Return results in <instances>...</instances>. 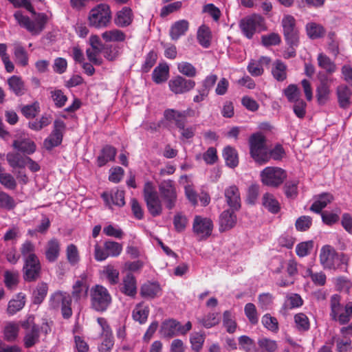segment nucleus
I'll list each match as a JSON object with an SVG mask.
<instances>
[{"instance_id":"obj_58","label":"nucleus","mask_w":352,"mask_h":352,"mask_svg":"<svg viewBox=\"0 0 352 352\" xmlns=\"http://www.w3.org/2000/svg\"><path fill=\"white\" fill-rule=\"evenodd\" d=\"M105 58L113 61L119 56L120 47L118 45H107L102 48Z\"/></svg>"},{"instance_id":"obj_29","label":"nucleus","mask_w":352,"mask_h":352,"mask_svg":"<svg viewBox=\"0 0 352 352\" xmlns=\"http://www.w3.org/2000/svg\"><path fill=\"white\" fill-rule=\"evenodd\" d=\"M272 74L277 81H284L287 76V65L280 60H276L272 64Z\"/></svg>"},{"instance_id":"obj_34","label":"nucleus","mask_w":352,"mask_h":352,"mask_svg":"<svg viewBox=\"0 0 352 352\" xmlns=\"http://www.w3.org/2000/svg\"><path fill=\"white\" fill-rule=\"evenodd\" d=\"M333 199V197L332 195L329 193H323L319 195L318 199L313 203L310 210L316 213H320L328 204L331 202Z\"/></svg>"},{"instance_id":"obj_45","label":"nucleus","mask_w":352,"mask_h":352,"mask_svg":"<svg viewBox=\"0 0 352 352\" xmlns=\"http://www.w3.org/2000/svg\"><path fill=\"white\" fill-rule=\"evenodd\" d=\"M19 331V327L18 324L13 322L8 323L3 331L5 340L8 342L15 340L18 336Z\"/></svg>"},{"instance_id":"obj_44","label":"nucleus","mask_w":352,"mask_h":352,"mask_svg":"<svg viewBox=\"0 0 352 352\" xmlns=\"http://www.w3.org/2000/svg\"><path fill=\"white\" fill-rule=\"evenodd\" d=\"M263 205L272 213H277L280 210V205L278 201L272 195L269 193H266L263 195Z\"/></svg>"},{"instance_id":"obj_59","label":"nucleus","mask_w":352,"mask_h":352,"mask_svg":"<svg viewBox=\"0 0 352 352\" xmlns=\"http://www.w3.org/2000/svg\"><path fill=\"white\" fill-rule=\"evenodd\" d=\"M0 183L8 190H14L16 187V182L10 173H0Z\"/></svg>"},{"instance_id":"obj_17","label":"nucleus","mask_w":352,"mask_h":352,"mask_svg":"<svg viewBox=\"0 0 352 352\" xmlns=\"http://www.w3.org/2000/svg\"><path fill=\"white\" fill-rule=\"evenodd\" d=\"M89 287L87 274H81L72 286V298H73L76 302H78L82 297L87 295Z\"/></svg>"},{"instance_id":"obj_21","label":"nucleus","mask_w":352,"mask_h":352,"mask_svg":"<svg viewBox=\"0 0 352 352\" xmlns=\"http://www.w3.org/2000/svg\"><path fill=\"white\" fill-rule=\"evenodd\" d=\"M336 94L340 107L344 109L349 108L352 95L351 89L346 85H341L337 87Z\"/></svg>"},{"instance_id":"obj_39","label":"nucleus","mask_w":352,"mask_h":352,"mask_svg":"<svg viewBox=\"0 0 352 352\" xmlns=\"http://www.w3.org/2000/svg\"><path fill=\"white\" fill-rule=\"evenodd\" d=\"M24 345L26 348H30L39 341V327L38 326L25 332L24 338Z\"/></svg>"},{"instance_id":"obj_6","label":"nucleus","mask_w":352,"mask_h":352,"mask_svg":"<svg viewBox=\"0 0 352 352\" xmlns=\"http://www.w3.org/2000/svg\"><path fill=\"white\" fill-rule=\"evenodd\" d=\"M111 12L109 5L100 3L92 8L89 14V26L101 28L107 27L111 21Z\"/></svg>"},{"instance_id":"obj_4","label":"nucleus","mask_w":352,"mask_h":352,"mask_svg":"<svg viewBox=\"0 0 352 352\" xmlns=\"http://www.w3.org/2000/svg\"><path fill=\"white\" fill-rule=\"evenodd\" d=\"M143 197L148 212L153 217L160 216L162 213V200L151 182L144 184L143 188Z\"/></svg>"},{"instance_id":"obj_16","label":"nucleus","mask_w":352,"mask_h":352,"mask_svg":"<svg viewBox=\"0 0 352 352\" xmlns=\"http://www.w3.org/2000/svg\"><path fill=\"white\" fill-rule=\"evenodd\" d=\"M212 221L208 218L196 216L193 222V231L201 238L209 236L212 231Z\"/></svg>"},{"instance_id":"obj_23","label":"nucleus","mask_w":352,"mask_h":352,"mask_svg":"<svg viewBox=\"0 0 352 352\" xmlns=\"http://www.w3.org/2000/svg\"><path fill=\"white\" fill-rule=\"evenodd\" d=\"M189 23L188 21L182 19L175 22L170 29V36L172 40L177 41L179 38L184 35L188 30Z\"/></svg>"},{"instance_id":"obj_30","label":"nucleus","mask_w":352,"mask_h":352,"mask_svg":"<svg viewBox=\"0 0 352 352\" xmlns=\"http://www.w3.org/2000/svg\"><path fill=\"white\" fill-rule=\"evenodd\" d=\"M25 297L22 293L18 294L16 297L8 302L7 312L10 315H14L21 310L25 304Z\"/></svg>"},{"instance_id":"obj_3","label":"nucleus","mask_w":352,"mask_h":352,"mask_svg":"<svg viewBox=\"0 0 352 352\" xmlns=\"http://www.w3.org/2000/svg\"><path fill=\"white\" fill-rule=\"evenodd\" d=\"M251 157L259 164H263L270 160L268 148L266 145L265 137L260 133H254L249 140Z\"/></svg>"},{"instance_id":"obj_2","label":"nucleus","mask_w":352,"mask_h":352,"mask_svg":"<svg viewBox=\"0 0 352 352\" xmlns=\"http://www.w3.org/2000/svg\"><path fill=\"white\" fill-rule=\"evenodd\" d=\"M90 307L96 312L106 311L112 302L108 289L101 285L93 286L89 292Z\"/></svg>"},{"instance_id":"obj_52","label":"nucleus","mask_w":352,"mask_h":352,"mask_svg":"<svg viewBox=\"0 0 352 352\" xmlns=\"http://www.w3.org/2000/svg\"><path fill=\"white\" fill-rule=\"evenodd\" d=\"M205 340L204 336L202 333L195 332L190 335V342L193 351L199 352L203 347Z\"/></svg>"},{"instance_id":"obj_10","label":"nucleus","mask_w":352,"mask_h":352,"mask_svg":"<svg viewBox=\"0 0 352 352\" xmlns=\"http://www.w3.org/2000/svg\"><path fill=\"white\" fill-rule=\"evenodd\" d=\"M286 177V172L279 167H266L261 172V182L268 186L277 187L284 182Z\"/></svg>"},{"instance_id":"obj_28","label":"nucleus","mask_w":352,"mask_h":352,"mask_svg":"<svg viewBox=\"0 0 352 352\" xmlns=\"http://www.w3.org/2000/svg\"><path fill=\"white\" fill-rule=\"evenodd\" d=\"M28 156L23 155L19 153H8L6 160L9 165L13 168H23L27 165Z\"/></svg>"},{"instance_id":"obj_20","label":"nucleus","mask_w":352,"mask_h":352,"mask_svg":"<svg viewBox=\"0 0 352 352\" xmlns=\"http://www.w3.org/2000/svg\"><path fill=\"white\" fill-rule=\"evenodd\" d=\"M133 19L132 10L129 7H124L116 13L114 23L117 26L124 28L131 25Z\"/></svg>"},{"instance_id":"obj_46","label":"nucleus","mask_w":352,"mask_h":352,"mask_svg":"<svg viewBox=\"0 0 352 352\" xmlns=\"http://www.w3.org/2000/svg\"><path fill=\"white\" fill-rule=\"evenodd\" d=\"M149 314L148 307H142L140 304L137 305L133 311V318L140 324L146 322Z\"/></svg>"},{"instance_id":"obj_61","label":"nucleus","mask_w":352,"mask_h":352,"mask_svg":"<svg viewBox=\"0 0 352 352\" xmlns=\"http://www.w3.org/2000/svg\"><path fill=\"white\" fill-rule=\"evenodd\" d=\"M177 68L180 73L188 77H193L196 75L195 67L189 63L182 62L178 64Z\"/></svg>"},{"instance_id":"obj_5","label":"nucleus","mask_w":352,"mask_h":352,"mask_svg":"<svg viewBox=\"0 0 352 352\" xmlns=\"http://www.w3.org/2000/svg\"><path fill=\"white\" fill-rule=\"evenodd\" d=\"M349 257L342 254H338L331 246L327 245L322 248L320 254V261L325 268L335 269L341 264H348Z\"/></svg>"},{"instance_id":"obj_14","label":"nucleus","mask_w":352,"mask_h":352,"mask_svg":"<svg viewBox=\"0 0 352 352\" xmlns=\"http://www.w3.org/2000/svg\"><path fill=\"white\" fill-rule=\"evenodd\" d=\"M65 129L63 121L56 120L54 122V130L50 136L43 142L45 148L51 150L52 148L58 146L63 140V133Z\"/></svg>"},{"instance_id":"obj_55","label":"nucleus","mask_w":352,"mask_h":352,"mask_svg":"<svg viewBox=\"0 0 352 352\" xmlns=\"http://www.w3.org/2000/svg\"><path fill=\"white\" fill-rule=\"evenodd\" d=\"M15 206L16 203L14 199L6 192L0 190V208L10 210Z\"/></svg>"},{"instance_id":"obj_43","label":"nucleus","mask_w":352,"mask_h":352,"mask_svg":"<svg viewBox=\"0 0 352 352\" xmlns=\"http://www.w3.org/2000/svg\"><path fill=\"white\" fill-rule=\"evenodd\" d=\"M168 76V67L166 65H160L153 72V80L157 84L166 81Z\"/></svg>"},{"instance_id":"obj_1","label":"nucleus","mask_w":352,"mask_h":352,"mask_svg":"<svg viewBox=\"0 0 352 352\" xmlns=\"http://www.w3.org/2000/svg\"><path fill=\"white\" fill-rule=\"evenodd\" d=\"M19 5L36 16L33 21L29 16L23 15L21 12L17 11L14 14V17L19 25L26 29L32 36L41 34L47 22V16L44 13L36 14L29 0H21Z\"/></svg>"},{"instance_id":"obj_54","label":"nucleus","mask_w":352,"mask_h":352,"mask_svg":"<svg viewBox=\"0 0 352 352\" xmlns=\"http://www.w3.org/2000/svg\"><path fill=\"white\" fill-rule=\"evenodd\" d=\"M294 322L298 331H305L309 329V322L307 316L303 313L294 316Z\"/></svg>"},{"instance_id":"obj_9","label":"nucleus","mask_w":352,"mask_h":352,"mask_svg":"<svg viewBox=\"0 0 352 352\" xmlns=\"http://www.w3.org/2000/svg\"><path fill=\"white\" fill-rule=\"evenodd\" d=\"M158 188L166 208L172 210L175 208L177 200V193L174 182L170 179L163 180L159 184Z\"/></svg>"},{"instance_id":"obj_56","label":"nucleus","mask_w":352,"mask_h":352,"mask_svg":"<svg viewBox=\"0 0 352 352\" xmlns=\"http://www.w3.org/2000/svg\"><path fill=\"white\" fill-rule=\"evenodd\" d=\"M284 94L290 102H295L300 100V92L296 85H289L285 90Z\"/></svg>"},{"instance_id":"obj_49","label":"nucleus","mask_w":352,"mask_h":352,"mask_svg":"<svg viewBox=\"0 0 352 352\" xmlns=\"http://www.w3.org/2000/svg\"><path fill=\"white\" fill-rule=\"evenodd\" d=\"M307 35L312 39H316L323 36L324 34V28L315 23H309L306 26Z\"/></svg>"},{"instance_id":"obj_11","label":"nucleus","mask_w":352,"mask_h":352,"mask_svg":"<svg viewBox=\"0 0 352 352\" xmlns=\"http://www.w3.org/2000/svg\"><path fill=\"white\" fill-rule=\"evenodd\" d=\"M23 271V278L25 281H35L40 277L41 266L36 254L28 255L25 258Z\"/></svg>"},{"instance_id":"obj_64","label":"nucleus","mask_w":352,"mask_h":352,"mask_svg":"<svg viewBox=\"0 0 352 352\" xmlns=\"http://www.w3.org/2000/svg\"><path fill=\"white\" fill-rule=\"evenodd\" d=\"M39 111V106L38 102L24 106L21 109L23 115L27 118H34Z\"/></svg>"},{"instance_id":"obj_7","label":"nucleus","mask_w":352,"mask_h":352,"mask_svg":"<svg viewBox=\"0 0 352 352\" xmlns=\"http://www.w3.org/2000/svg\"><path fill=\"white\" fill-rule=\"evenodd\" d=\"M192 328V324L190 321L185 325L174 319H169L162 323L160 332L165 338H172L179 335H186Z\"/></svg>"},{"instance_id":"obj_35","label":"nucleus","mask_w":352,"mask_h":352,"mask_svg":"<svg viewBox=\"0 0 352 352\" xmlns=\"http://www.w3.org/2000/svg\"><path fill=\"white\" fill-rule=\"evenodd\" d=\"M223 156L226 164L230 168H234L239 164V158L236 151L232 146H226L223 151Z\"/></svg>"},{"instance_id":"obj_24","label":"nucleus","mask_w":352,"mask_h":352,"mask_svg":"<svg viewBox=\"0 0 352 352\" xmlns=\"http://www.w3.org/2000/svg\"><path fill=\"white\" fill-rule=\"evenodd\" d=\"M102 197L109 208L111 207V204L120 207L125 204L124 192L123 190H117L113 195H109L107 192H103Z\"/></svg>"},{"instance_id":"obj_22","label":"nucleus","mask_w":352,"mask_h":352,"mask_svg":"<svg viewBox=\"0 0 352 352\" xmlns=\"http://www.w3.org/2000/svg\"><path fill=\"white\" fill-rule=\"evenodd\" d=\"M60 245L58 239L53 238L46 244L45 257L49 262H54L59 256Z\"/></svg>"},{"instance_id":"obj_25","label":"nucleus","mask_w":352,"mask_h":352,"mask_svg":"<svg viewBox=\"0 0 352 352\" xmlns=\"http://www.w3.org/2000/svg\"><path fill=\"white\" fill-rule=\"evenodd\" d=\"M9 89L16 96H22L25 92V86L21 77L19 76H12L8 80Z\"/></svg>"},{"instance_id":"obj_18","label":"nucleus","mask_w":352,"mask_h":352,"mask_svg":"<svg viewBox=\"0 0 352 352\" xmlns=\"http://www.w3.org/2000/svg\"><path fill=\"white\" fill-rule=\"evenodd\" d=\"M226 201L230 208L239 210L241 208V196L239 188L236 185H231L224 190Z\"/></svg>"},{"instance_id":"obj_50","label":"nucleus","mask_w":352,"mask_h":352,"mask_svg":"<svg viewBox=\"0 0 352 352\" xmlns=\"http://www.w3.org/2000/svg\"><path fill=\"white\" fill-rule=\"evenodd\" d=\"M303 300L300 295L297 294H291L287 296L283 309H294L302 306Z\"/></svg>"},{"instance_id":"obj_15","label":"nucleus","mask_w":352,"mask_h":352,"mask_svg":"<svg viewBox=\"0 0 352 352\" xmlns=\"http://www.w3.org/2000/svg\"><path fill=\"white\" fill-rule=\"evenodd\" d=\"M168 86L170 91L174 94H183L192 89L195 86V82L177 76L169 80Z\"/></svg>"},{"instance_id":"obj_26","label":"nucleus","mask_w":352,"mask_h":352,"mask_svg":"<svg viewBox=\"0 0 352 352\" xmlns=\"http://www.w3.org/2000/svg\"><path fill=\"white\" fill-rule=\"evenodd\" d=\"M116 148L110 145H106L101 151L100 155L97 158L98 165L102 166L109 161H113L116 155Z\"/></svg>"},{"instance_id":"obj_8","label":"nucleus","mask_w":352,"mask_h":352,"mask_svg":"<svg viewBox=\"0 0 352 352\" xmlns=\"http://www.w3.org/2000/svg\"><path fill=\"white\" fill-rule=\"evenodd\" d=\"M239 27L248 38H252L256 32L264 29V19L259 14H252L242 19Z\"/></svg>"},{"instance_id":"obj_19","label":"nucleus","mask_w":352,"mask_h":352,"mask_svg":"<svg viewBox=\"0 0 352 352\" xmlns=\"http://www.w3.org/2000/svg\"><path fill=\"white\" fill-rule=\"evenodd\" d=\"M235 211L230 208L224 210L219 217V230L224 232L232 228L236 223Z\"/></svg>"},{"instance_id":"obj_48","label":"nucleus","mask_w":352,"mask_h":352,"mask_svg":"<svg viewBox=\"0 0 352 352\" xmlns=\"http://www.w3.org/2000/svg\"><path fill=\"white\" fill-rule=\"evenodd\" d=\"M210 38L209 28L205 25L201 26L197 32V40L199 44L204 47H208L210 45Z\"/></svg>"},{"instance_id":"obj_27","label":"nucleus","mask_w":352,"mask_h":352,"mask_svg":"<svg viewBox=\"0 0 352 352\" xmlns=\"http://www.w3.org/2000/svg\"><path fill=\"white\" fill-rule=\"evenodd\" d=\"M12 146L25 154H32L36 151V144L30 139L16 140L12 143Z\"/></svg>"},{"instance_id":"obj_41","label":"nucleus","mask_w":352,"mask_h":352,"mask_svg":"<svg viewBox=\"0 0 352 352\" xmlns=\"http://www.w3.org/2000/svg\"><path fill=\"white\" fill-rule=\"evenodd\" d=\"M102 38L106 42H119L124 41L126 38L125 34L118 29L106 31L102 34Z\"/></svg>"},{"instance_id":"obj_38","label":"nucleus","mask_w":352,"mask_h":352,"mask_svg":"<svg viewBox=\"0 0 352 352\" xmlns=\"http://www.w3.org/2000/svg\"><path fill=\"white\" fill-rule=\"evenodd\" d=\"M317 60L318 66L325 70L327 73L332 74L336 72V65L325 54H318Z\"/></svg>"},{"instance_id":"obj_57","label":"nucleus","mask_w":352,"mask_h":352,"mask_svg":"<svg viewBox=\"0 0 352 352\" xmlns=\"http://www.w3.org/2000/svg\"><path fill=\"white\" fill-rule=\"evenodd\" d=\"M66 255L68 262L72 265H76L80 260L77 247L74 244H70L67 247Z\"/></svg>"},{"instance_id":"obj_62","label":"nucleus","mask_w":352,"mask_h":352,"mask_svg":"<svg viewBox=\"0 0 352 352\" xmlns=\"http://www.w3.org/2000/svg\"><path fill=\"white\" fill-rule=\"evenodd\" d=\"M244 311L245 316L252 324L258 322L257 311L255 305L253 303H248L245 306Z\"/></svg>"},{"instance_id":"obj_40","label":"nucleus","mask_w":352,"mask_h":352,"mask_svg":"<svg viewBox=\"0 0 352 352\" xmlns=\"http://www.w3.org/2000/svg\"><path fill=\"white\" fill-rule=\"evenodd\" d=\"M68 299L69 294L67 292L57 291L51 295L49 305L51 309H58L60 308V302L65 300V302H67Z\"/></svg>"},{"instance_id":"obj_33","label":"nucleus","mask_w":352,"mask_h":352,"mask_svg":"<svg viewBox=\"0 0 352 352\" xmlns=\"http://www.w3.org/2000/svg\"><path fill=\"white\" fill-rule=\"evenodd\" d=\"M164 117L168 121H174L178 128H183L186 124V120L182 111L174 109H166L164 111Z\"/></svg>"},{"instance_id":"obj_60","label":"nucleus","mask_w":352,"mask_h":352,"mask_svg":"<svg viewBox=\"0 0 352 352\" xmlns=\"http://www.w3.org/2000/svg\"><path fill=\"white\" fill-rule=\"evenodd\" d=\"M261 322L271 331L276 332L278 329V323L276 318L271 316L269 314L263 316Z\"/></svg>"},{"instance_id":"obj_51","label":"nucleus","mask_w":352,"mask_h":352,"mask_svg":"<svg viewBox=\"0 0 352 352\" xmlns=\"http://www.w3.org/2000/svg\"><path fill=\"white\" fill-rule=\"evenodd\" d=\"M19 274L18 272L6 271L4 272V283L6 286L12 289L15 288L19 283Z\"/></svg>"},{"instance_id":"obj_36","label":"nucleus","mask_w":352,"mask_h":352,"mask_svg":"<svg viewBox=\"0 0 352 352\" xmlns=\"http://www.w3.org/2000/svg\"><path fill=\"white\" fill-rule=\"evenodd\" d=\"M160 290V287L157 283L148 282L142 286L140 294L144 298H154L158 295Z\"/></svg>"},{"instance_id":"obj_13","label":"nucleus","mask_w":352,"mask_h":352,"mask_svg":"<svg viewBox=\"0 0 352 352\" xmlns=\"http://www.w3.org/2000/svg\"><path fill=\"white\" fill-rule=\"evenodd\" d=\"M318 79L320 83L316 88V98L319 104H324L330 98V85L333 81V78H329L324 74H319Z\"/></svg>"},{"instance_id":"obj_63","label":"nucleus","mask_w":352,"mask_h":352,"mask_svg":"<svg viewBox=\"0 0 352 352\" xmlns=\"http://www.w3.org/2000/svg\"><path fill=\"white\" fill-rule=\"evenodd\" d=\"M312 224V219L309 216H301L296 221V228L298 231L307 230Z\"/></svg>"},{"instance_id":"obj_53","label":"nucleus","mask_w":352,"mask_h":352,"mask_svg":"<svg viewBox=\"0 0 352 352\" xmlns=\"http://www.w3.org/2000/svg\"><path fill=\"white\" fill-rule=\"evenodd\" d=\"M104 248L109 256H118L122 250V246L118 242L107 241L104 243Z\"/></svg>"},{"instance_id":"obj_31","label":"nucleus","mask_w":352,"mask_h":352,"mask_svg":"<svg viewBox=\"0 0 352 352\" xmlns=\"http://www.w3.org/2000/svg\"><path fill=\"white\" fill-rule=\"evenodd\" d=\"M121 291L129 296L134 297L135 296L137 293L136 280L132 274H129L124 277Z\"/></svg>"},{"instance_id":"obj_12","label":"nucleus","mask_w":352,"mask_h":352,"mask_svg":"<svg viewBox=\"0 0 352 352\" xmlns=\"http://www.w3.org/2000/svg\"><path fill=\"white\" fill-rule=\"evenodd\" d=\"M282 25L285 38L287 43L291 46H296L298 43V30L295 28V19L291 15L284 16L282 20Z\"/></svg>"},{"instance_id":"obj_37","label":"nucleus","mask_w":352,"mask_h":352,"mask_svg":"<svg viewBox=\"0 0 352 352\" xmlns=\"http://www.w3.org/2000/svg\"><path fill=\"white\" fill-rule=\"evenodd\" d=\"M331 316L333 320L338 321L340 324L347 323L352 317V302H349L345 305L344 311L342 308V310L339 311V313L336 316Z\"/></svg>"},{"instance_id":"obj_32","label":"nucleus","mask_w":352,"mask_h":352,"mask_svg":"<svg viewBox=\"0 0 352 352\" xmlns=\"http://www.w3.org/2000/svg\"><path fill=\"white\" fill-rule=\"evenodd\" d=\"M14 57L19 65L26 67L28 65L29 57L25 49L20 44L14 45Z\"/></svg>"},{"instance_id":"obj_47","label":"nucleus","mask_w":352,"mask_h":352,"mask_svg":"<svg viewBox=\"0 0 352 352\" xmlns=\"http://www.w3.org/2000/svg\"><path fill=\"white\" fill-rule=\"evenodd\" d=\"M198 322L206 328H211L220 322L219 313H209L201 318H198Z\"/></svg>"},{"instance_id":"obj_42","label":"nucleus","mask_w":352,"mask_h":352,"mask_svg":"<svg viewBox=\"0 0 352 352\" xmlns=\"http://www.w3.org/2000/svg\"><path fill=\"white\" fill-rule=\"evenodd\" d=\"M48 291L47 284L45 283H39L33 292V302L34 304H41L45 299Z\"/></svg>"}]
</instances>
